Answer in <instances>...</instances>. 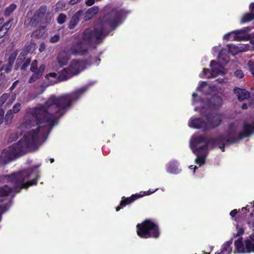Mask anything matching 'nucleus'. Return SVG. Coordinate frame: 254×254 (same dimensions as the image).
I'll return each mask as SVG.
<instances>
[{
	"label": "nucleus",
	"instance_id": "f257e3e1",
	"mask_svg": "<svg viewBox=\"0 0 254 254\" xmlns=\"http://www.w3.org/2000/svg\"><path fill=\"white\" fill-rule=\"evenodd\" d=\"M88 86L86 85L81 87L70 94L51 95L44 104L27 108L19 126L23 136L17 142L2 150L1 162L6 164L18 155L36 149L45 141L58 119L83 95Z\"/></svg>",
	"mask_w": 254,
	"mask_h": 254
},
{
	"label": "nucleus",
	"instance_id": "f03ea898",
	"mask_svg": "<svg viewBox=\"0 0 254 254\" xmlns=\"http://www.w3.org/2000/svg\"><path fill=\"white\" fill-rule=\"evenodd\" d=\"M126 15V13L123 9L114 10L103 20H96L93 26L83 31L81 39L77 37L70 47L58 54L57 61L59 66L62 67L67 64L69 59L68 55H85L89 46L99 43L109 33L107 28L114 29L122 22Z\"/></svg>",
	"mask_w": 254,
	"mask_h": 254
},
{
	"label": "nucleus",
	"instance_id": "7ed1b4c3",
	"mask_svg": "<svg viewBox=\"0 0 254 254\" xmlns=\"http://www.w3.org/2000/svg\"><path fill=\"white\" fill-rule=\"evenodd\" d=\"M254 133V120L249 122L245 121L243 130H240L237 123L229 125L227 130L216 138H212L207 141L201 135H193L190 141V147L196 156L195 163L201 166L205 163V158L208 152V148L218 146L224 151L225 146L236 142L238 140L249 136Z\"/></svg>",
	"mask_w": 254,
	"mask_h": 254
},
{
	"label": "nucleus",
	"instance_id": "20e7f679",
	"mask_svg": "<svg viewBox=\"0 0 254 254\" xmlns=\"http://www.w3.org/2000/svg\"><path fill=\"white\" fill-rule=\"evenodd\" d=\"M192 105L195 106L194 111L200 112L205 120L200 118L192 117L189 121V126L191 128L202 129L203 130L213 129L219 126L222 121V115L212 113L211 110L221 106L222 99L218 96H214L209 101H204L199 99L195 93L192 94Z\"/></svg>",
	"mask_w": 254,
	"mask_h": 254
},
{
	"label": "nucleus",
	"instance_id": "39448f33",
	"mask_svg": "<svg viewBox=\"0 0 254 254\" xmlns=\"http://www.w3.org/2000/svg\"><path fill=\"white\" fill-rule=\"evenodd\" d=\"M92 62H88L74 60L71 61L68 68H64L60 72V80H66L72 76L78 74L84 69L91 64L98 65L100 60L97 58L92 59Z\"/></svg>",
	"mask_w": 254,
	"mask_h": 254
},
{
	"label": "nucleus",
	"instance_id": "423d86ee",
	"mask_svg": "<svg viewBox=\"0 0 254 254\" xmlns=\"http://www.w3.org/2000/svg\"><path fill=\"white\" fill-rule=\"evenodd\" d=\"M238 232L236 234H234L233 238L238 237V239L234 242L235 250L234 254H246L254 253V232L250 236L247 237L244 241H243V238L241 237L244 232L243 228L239 227L236 226Z\"/></svg>",
	"mask_w": 254,
	"mask_h": 254
},
{
	"label": "nucleus",
	"instance_id": "0eeeda50",
	"mask_svg": "<svg viewBox=\"0 0 254 254\" xmlns=\"http://www.w3.org/2000/svg\"><path fill=\"white\" fill-rule=\"evenodd\" d=\"M137 234L140 238H157L159 237L160 232L156 224L150 220H145L141 224L136 226Z\"/></svg>",
	"mask_w": 254,
	"mask_h": 254
},
{
	"label": "nucleus",
	"instance_id": "6e6552de",
	"mask_svg": "<svg viewBox=\"0 0 254 254\" xmlns=\"http://www.w3.org/2000/svg\"><path fill=\"white\" fill-rule=\"evenodd\" d=\"M46 11L47 7L45 5L41 6L30 19L28 17L29 14L27 15L25 20V24L31 27H34L39 23L47 24L50 22L51 18L48 17V15L46 14Z\"/></svg>",
	"mask_w": 254,
	"mask_h": 254
},
{
	"label": "nucleus",
	"instance_id": "1a4fd4ad",
	"mask_svg": "<svg viewBox=\"0 0 254 254\" xmlns=\"http://www.w3.org/2000/svg\"><path fill=\"white\" fill-rule=\"evenodd\" d=\"M210 66L211 71L207 68H203L202 72L199 74L200 77L211 78L218 75L223 76L227 73V69L214 61H211Z\"/></svg>",
	"mask_w": 254,
	"mask_h": 254
},
{
	"label": "nucleus",
	"instance_id": "9d476101",
	"mask_svg": "<svg viewBox=\"0 0 254 254\" xmlns=\"http://www.w3.org/2000/svg\"><path fill=\"white\" fill-rule=\"evenodd\" d=\"M253 27H246L241 29L233 31L224 35L223 39L230 41H241L248 38L246 33L253 29Z\"/></svg>",
	"mask_w": 254,
	"mask_h": 254
},
{
	"label": "nucleus",
	"instance_id": "9b49d317",
	"mask_svg": "<svg viewBox=\"0 0 254 254\" xmlns=\"http://www.w3.org/2000/svg\"><path fill=\"white\" fill-rule=\"evenodd\" d=\"M228 79L227 78H219L216 80V83L211 86H208L206 82L201 81L199 85L197 87V90L202 92L204 94H209L212 91H218V88L220 87L216 84L217 83H226L228 81Z\"/></svg>",
	"mask_w": 254,
	"mask_h": 254
},
{
	"label": "nucleus",
	"instance_id": "f8f14e48",
	"mask_svg": "<svg viewBox=\"0 0 254 254\" xmlns=\"http://www.w3.org/2000/svg\"><path fill=\"white\" fill-rule=\"evenodd\" d=\"M158 190V189H156L154 190H149L147 191H143V192H140L138 194H135L134 195H132L131 197H128L127 198H123L121 202L120 206L117 207L116 208V211H118L121 208L125 206L127 204H129L131 202H132L133 201L137 199L138 198L145 196V195H150L154 192H155L156 191Z\"/></svg>",
	"mask_w": 254,
	"mask_h": 254
},
{
	"label": "nucleus",
	"instance_id": "ddd939ff",
	"mask_svg": "<svg viewBox=\"0 0 254 254\" xmlns=\"http://www.w3.org/2000/svg\"><path fill=\"white\" fill-rule=\"evenodd\" d=\"M16 95L9 93H4L0 97V107L4 103L6 108H8L15 100ZM0 109H1L0 108Z\"/></svg>",
	"mask_w": 254,
	"mask_h": 254
},
{
	"label": "nucleus",
	"instance_id": "4468645a",
	"mask_svg": "<svg viewBox=\"0 0 254 254\" xmlns=\"http://www.w3.org/2000/svg\"><path fill=\"white\" fill-rule=\"evenodd\" d=\"M82 14L83 11L79 10L72 16L68 24V27L69 29H73L75 27L78 23L80 18Z\"/></svg>",
	"mask_w": 254,
	"mask_h": 254
},
{
	"label": "nucleus",
	"instance_id": "2eb2a0df",
	"mask_svg": "<svg viewBox=\"0 0 254 254\" xmlns=\"http://www.w3.org/2000/svg\"><path fill=\"white\" fill-rule=\"evenodd\" d=\"M228 49L230 53L235 55L240 52H245L247 50V47L242 45L237 46L233 44L227 45Z\"/></svg>",
	"mask_w": 254,
	"mask_h": 254
},
{
	"label": "nucleus",
	"instance_id": "dca6fc26",
	"mask_svg": "<svg viewBox=\"0 0 254 254\" xmlns=\"http://www.w3.org/2000/svg\"><path fill=\"white\" fill-rule=\"evenodd\" d=\"M179 164L177 161H172L166 165V171L171 174H178L181 170L179 168Z\"/></svg>",
	"mask_w": 254,
	"mask_h": 254
},
{
	"label": "nucleus",
	"instance_id": "f3484780",
	"mask_svg": "<svg viewBox=\"0 0 254 254\" xmlns=\"http://www.w3.org/2000/svg\"><path fill=\"white\" fill-rule=\"evenodd\" d=\"M251 12L247 13L243 15L241 20V23H244L252 20L254 18V3L252 2L250 5Z\"/></svg>",
	"mask_w": 254,
	"mask_h": 254
},
{
	"label": "nucleus",
	"instance_id": "a211bd4d",
	"mask_svg": "<svg viewBox=\"0 0 254 254\" xmlns=\"http://www.w3.org/2000/svg\"><path fill=\"white\" fill-rule=\"evenodd\" d=\"M234 93L238 97V99L240 101H243L248 99L250 97V94L245 89L235 88L234 89Z\"/></svg>",
	"mask_w": 254,
	"mask_h": 254
},
{
	"label": "nucleus",
	"instance_id": "6ab92c4d",
	"mask_svg": "<svg viewBox=\"0 0 254 254\" xmlns=\"http://www.w3.org/2000/svg\"><path fill=\"white\" fill-rule=\"evenodd\" d=\"M45 67V65L42 64L39 67V70L37 71L36 72H33V74L30 77L29 80V83H33L39 79L42 75Z\"/></svg>",
	"mask_w": 254,
	"mask_h": 254
},
{
	"label": "nucleus",
	"instance_id": "aec40b11",
	"mask_svg": "<svg viewBox=\"0 0 254 254\" xmlns=\"http://www.w3.org/2000/svg\"><path fill=\"white\" fill-rule=\"evenodd\" d=\"M233 238L224 243L221 247V252L216 253L215 254H230L232 251L231 245L232 244Z\"/></svg>",
	"mask_w": 254,
	"mask_h": 254
},
{
	"label": "nucleus",
	"instance_id": "412c9836",
	"mask_svg": "<svg viewBox=\"0 0 254 254\" xmlns=\"http://www.w3.org/2000/svg\"><path fill=\"white\" fill-rule=\"evenodd\" d=\"M99 11V8L97 6H93L89 8L85 12L84 19L87 20L91 18L94 15L96 14Z\"/></svg>",
	"mask_w": 254,
	"mask_h": 254
},
{
	"label": "nucleus",
	"instance_id": "4be33fe9",
	"mask_svg": "<svg viewBox=\"0 0 254 254\" xmlns=\"http://www.w3.org/2000/svg\"><path fill=\"white\" fill-rule=\"evenodd\" d=\"M10 20L6 22L2 25H0V38H2L10 27Z\"/></svg>",
	"mask_w": 254,
	"mask_h": 254
},
{
	"label": "nucleus",
	"instance_id": "5701e85b",
	"mask_svg": "<svg viewBox=\"0 0 254 254\" xmlns=\"http://www.w3.org/2000/svg\"><path fill=\"white\" fill-rule=\"evenodd\" d=\"M45 28V26H39L38 29L32 33V37L37 38L41 37L44 34Z\"/></svg>",
	"mask_w": 254,
	"mask_h": 254
},
{
	"label": "nucleus",
	"instance_id": "b1692460",
	"mask_svg": "<svg viewBox=\"0 0 254 254\" xmlns=\"http://www.w3.org/2000/svg\"><path fill=\"white\" fill-rule=\"evenodd\" d=\"M225 51V50L222 49L218 55V59L222 64L227 63L229 59V56L227 54L224 55Z\"/></svg>",
	"mask_w": 254,
	"mask_h": 254
},
{
	"label": "nucleus",
	"instance_id": "393cba45",
	"mask_svg": "<svg viewBox=\"0 0 254 254\" xmlns=\"http://www.w3.org/2000/svg\"><path fill=\"white\" fill-rule=\"evenodd\" d=\"M14 114L9 110L7 111L4 118L5 123L6 125H8L11 123L14 118Z\"/></svg>",
	"mask_w": 254,
	"mask_h": 254
},
{
	"label": "nucleus",
	"instance_id": "a878e982",
	"mask_svg": "<svg viewBox=\"0 0 254 254\" xmlns=\"http://www.w3.org/2000/svg\"><path fill=\"white\" fill-rule=\"evenodd\" d=\"M22 108V104L20 103H16L12 106L11 109L9 110L11 111L12 113L14 114H17L18 113Z\"/></svg>",
	"mask_w": 254,
	"mask_h": 254
},
{
	"label": "nucleus",
	"instance_id": "bb28decb",
	"mask_svg": "<svg viewBox=\"0 0 254 254\" xmlns=\"http://www.w3.org/2000/svg\"><path fill=\"white\" fill-rule=\"evenodd\" d=\"M16 8L15 4H11L9 6L5 8L4 14L5 16H9Z\"/></svg>",
	"mask_w": 254,
	"mask_h": 254
},
{
	"label": "nucleus",
	"instance_id": "cd10ccee",
	"mask_svg": "<svg viewBox=\"0 0 254 254\" xmlns=\"http://www.w3.org/2000/svg\"><path fill=\"white\" fill-rule=\"evenodd\" d=\"M60 74V72L59 73V75H58V74L57 73L51 72V73H49V74H48L46 75V77L49 80H50L51 79V78H54L56 79V80H57L58 79L59 81H61L62 80H60L59 78Z\"/></svg>",
	"mask_w": 254,
	"mask_h": 254
},
{
	"label": "nucleus",
	"instance_id": "c85d7f7f",
	"mask_svg": "<svg viewBox=\"0 0 254 254\" xmlns=\"http://www.w3.org/2000/svg\"><path fill=\"white\" fill-rule=\"evenodd\" d=\"M30 69L31 72H36L39 70V68H38V62L37 60H35L32 62Z\"/></svg>",
	"mask_w": 254,
	"mask_h": 254
},
{
	"label": "nucleus",
	"instance_id": "c756f323",
	"mask_svg": "<svg viewBox=\"0 0 254 254\" xmlns=\"http://www.w3.org/2000/svg\"><path fill=\"white\" fill-rule=\"evenodd\" d=\"M18 137V134L17 132L12 133L10 134L8 139V142H12L15 141Z\"/></svg>",
	"mask_w": 254,
	"mask_h": 254
},
{
	"label": "nucleus",
	"instance_id": "7c9ffc66",
	"mask_svg": "<svg viewBox=\"0 0 254 254\" xmlns=\"http://www.w3.org/2000/svg\"><path fill=\"white\" fill-rule=\"evenodd\" d=\"M31 62V59L30 58H27L25 60L23 61V63L21 66V69L22 70H25L30 64Z\"/></svg>",
	"mask_w": 254,
	"mask_h": 254
},
{
	"label": "nucleus",
	"instance_id": "2f4dec72",
	"mask_svg": "<svg viewBox=\"0 0 254 254\" xmlns=\"http://www.w3.org/2000/svg\"><path fill=\"white\" fill-rule=\"evenodd\" d=\"M66 18V17L65 15L63 13L60 14L57 18V21L58 23L60 24H63L65 22Z\"/></svg>",
	"mask_w": 254,
	"mask_h": 254
},
{
	"label": "nucleus",
	"instance_id": "473e14b6",
	"mask_svg": "<svg viewBox=\"0 0 254 254\" xmlns=\"http://www.w3.org/2000/svg\"><path fill=\"white\" fill-rule=\"evenodd\" d=\"M248 66L251 73L254 76V62L251 60L249 61L248 62Z\"/></svg>",
	"mask_w": 254,
	"mask_h": 254
},
{
	"label": "nucleus",
	"instance_id": "72a5a7b5",
	"mask_svg": "<svg viewBox=\"0 0 254 254\" xmlns=\"http://www.w3.org/2000/svg\"><path fill=\"white\" fill-rule=\"evenodd\" d=\"M60 37L59 35H55L51 37L50 41L52 43L57 42L60 40Z\"/></svg>",
	"mask_w": 254,
	"mask_h": 254
},
{
	"label": "nucleus",
	"instance_id": "f704fd0d",
	"mask_svg": "<svg viewBox=\"0 0 254 254\" xmlns=\"http://www.w3.org/2000/svg\"><path fill=\"white\" fill-rule=\"evenodd\" d=\"M234 75L236 77H238V78H242L244 76V73L243 72H242V70H237L235 72H234Z\"/></svg>",
	"mask_w": 254,
	"mask_h": 254
},
{
	"label": "nucleus",
	"instance_id": "c9c22d12",
	"mask_svg": "<svg viewBox=\"0 0 254 254\" xmlns=\"http://www.w3.org/2000/svg\"><path fill=\"white\" fill-rule=\"evenodd\" d=\"M29 52V47H25L23 49L22 51L20 53V57H25L26 55Z\"/></svg>",
	"mask_w": 254,
	"mask_h": 254
},
{
	"label": "nucleus",
	"instance_id": "e433bc0d",
	"mask_svg": "<svg viewBox=\"0 0 254 254\" xmlns=\"http://www.w3.org/2000/svg\"><path fill=\"white\" fill-rule=\"evenodd\" d=\"M11 68H12L11 65L2 66L1 71L4 70L5 72H6V73H8L11 70Z\"/></svg>",
	"mask_w": 254,
	"mask_h": 254
},
{
	"label": "nucleus",
	"instance_id": "4c0bfd02",
	"mask_svg": "<svg viewBox=\"0 0 254 254\" xmlns=\"http://www.w3.org/2000/svg\"><path fill=\"white\" fill-rule=\"evenodd\" d=\"M4 111L3 109H0V125L3 122Z\"/></svg>",
	"mask_w": 254,
	"mask_h": 254
},
{
	"label": "nucleus",
	"instance_id": "58836bf2",
	"mask_svg": "<svg viewBox=\"0 0 254 254\" xmlns=\"http://www.w3.org/2000/svg\"><path fill=\"white\" fill-rule=\"evenodd\" d=\"M220 47V45H219L218 46H215L212 48V53L213 55H215L217 53L218 51L219 50Z\"/></svg>",
	"mask_w": 254,
	"mask_h": 254
},
{
	"label": "nucleus",
	"instance_id": "ea45409f",
	"mask_svg": "<svg viewBox=\"0 0 254 254\" xmlns=\"http://www.w3.org/2000/svg\"><path fill=\"white\" fill-rule=\"evenodd\" d=\"M25 57H20V55L17 59V64H21V63L23 62L24 61V60H25Z\"/></svg>",
	"mask_w": 254,
	"mask_h": 254
},
{
	"label": "nucleus",
	"instance_id": "a19ab883",
	"mask_svg": "<svg viewBox=\"0 0 254 254\" xmlns=\"http://www.w3.org/2000/svg\"><path fill=\"white\" fill-rule=\"evenodd\" d=\"M17 55V53L16 51H15L13 53H12L11 55V56H10V57L9 58V60L10 61H13L14 60V59H15Z\"/></svg>",
	"mask_w": 254,
	"mask_h": 254
},
{
	"label": "nucleus",
	"instance_id": "79ce46f5",
	"mask_svg": "<svg viewBox=\"0 0 254 254\" xmlns=\"http://www.w3.org/2000/svg\"><path fill=\"white\" fill-rule=\"evenodd\" d=\"M45 49V44L44 43H41L40 45L39 51L43 52Z\"/></svg>",
	"mask_w": 254,
	"mask_h": 254
},
{
	"label": "nucleus",
	"instance_id": "37998d69",
	"mask_svg": "<svg viewBox=\"0 0 254 254\" xmlns=\"http://www.w3.org/2000/svg\"><path fill=\"white\" fill-rule=\"evenodd\" d=\"M237 213V209H234L233 210H232L230 213V215L232 216V217H234Z\"/></svg>",
	"mask_w": 254,
	"mask_h": 254
},
{
	"label": "nucleus",
	"instance_id": "c03bdc74",
	"mask_svg": "<svg viewBox=\"0 0 254 254\" xmlns=\"http://www.w3.org/2000/svg\"><path fill=\"white\" fill-rule=\"evenodd\" d=\"M17 82H18V81H15L13 82L12 86L10 88L11 90H12L15 87V86H16V85L17 84Z\"/></svg>",
	"mask_w": 254,
	"mask_h": 254
},
{
	"label": "nucleus",
	"instance_id": "a18cd8bd",
	"mask_svg": "<svg viewBox=\"0 0 254 254\" xmlns=\"http://www.w3.org/2000/svg\"><path fill=\"white\" fill-rule=\"evenodd\" d=\"M249 224L254 227V220H252L251 218L249 219Z\"/></svg>",
	"mask_w": 254,
	"mask_h": 254
},
{
	"label": "nucleus",
	"instance_id": "49530a36",
	"mask_svg": "<svg viewBox=\"0 0 254 254\" xmlns=\"http://www.w3.org/2000/svg\"><path fill=\"white\" fill-rule=\"evenodd\" d=\"M190 169L193 170V173H194L195 170L197 168L196 166H193V165H190L189 167Z\"/></svg>",
	"mask_w": 254,
	"mask_h": 254
},
{
	"label": "nucleus",
	"instance_id": "de8ad7c7",
	"mask_svg": "<svg viewBox=\"0 0 254 254\" xmlns=\"http://www.w3.org/2000/svg\"><path fill=\"white\" fill-rule=\"evenodd\" d=\"M79 0H71L70 1V3L71 4H74L75 3H76L77 1H78Z\"/></svg>",
	"mask_w": 254,
	"mask_h": 254
},
{
	"label": "nucleus",
	"instance_id": "09e8293b",
	"mask_svg": "<svg viewBox=\"0 0 254 254\" xmlns=\"http://www.w3.org/2000/svg\"><path fill=\"white\" fill-rule=\"evenodd\" d=\"M44 91V90H43L41 92H40L39 93H38V94H37L36 95H35L34 97H31L30 98V100H33L38 95L40 94H41L42 93H43V92Z\"/></svg>",
	"mask_w": 254,
	"mask_h": 254
},
{
	"label": "nucleus",
	"instance_id": "8fccbe9b",
	"mask_svg": "<svg viewBox=\"0 0 254 254\" xmlns=\"http://www.w3.org/2000/svg\"><path fill=\"white\" fill-rule=\"evenodd\" d=\"M242 108L243 109H247V105L246 103H244L243 104Z\"/></svg>",
	"mask_w": 254,
	"mask_h": 254
},
{
	"label": "nucleus",
	"instance_id": "3c124183",
	"mask_svg": "<svg viewBox=\"0 0 254 254\" xmlns=\"http://www.w3.org/2000/svg\"><path fill=\"white\" fill-rule=\"evenodd\" d=\"M3 21V18H0V24H2Z\"/></svg>",
	"mask_w": 254,
	"mask_h": 254
},
{
	"label": "nucleus",
	"instance_id": "603ef678",
	"mask_svg": "<svg viewBox=\"0 0 254 254\" xmlns=\"http://www.w3.org/2000/svg\"><path fill=\"white\" fill-rule=\"evenodd\" d=\"M1 64H2V63L1 62H0V72L1 71V68H2Z\"/></svg>",
	"mask_w": 254,
	"mask_h": 254
},
{
	"label": "nucleus",
	"instance_id": "864d4df0",
	"mask_svg": "<svg viewBox=\"0 0 254 254\" xmlns=\"http://www.w3.org/2000/svg\"><path fill=\"white\" fill-rule=\"evenodd\" d=\"M50 161H51V163H53L54 162V159H51Z\"/></svg>",
	"mask_w": 254,
	"mask_h": 254
},
{
	"label": "nucleus",
	"instance_id": "5fc2aeb1",
	"mask_svg": "<svg viewBox=\"0 0 254 254\" xmlns=\"http://www.w3.org/2000/svg\"><path fill=\"white\" fill-rule=\"evenodd\" d=\"M245 209H246V208H243L242 209V210L243 211L244 210H245Z\"/></svg>",
	"mask_w": 254,
	"mask_h": 254
},
{
	"label": "nucleus",
	"instance_id": "6e6d98bb",
	"mask_svg": "<svg viewBox=\"0 0 254 254\" xmlns=\"http://www.w3.org/2000/svg\"><path fill=\"white\" fill-rule=\"evenodd\" d=\"M212 250H213V247H211L210 248V251H212Z\"/></svg>",
	"mask_w": 254,
	"mask_h": 254
},
{
	"label": "nucleus",
	"instance_id": "4d7b16f0",
	"mask_svg": "<svg viewBox=\"0 0 254 254\" xmlns=\"http://www.w3.org/2000/svg\"><path fill=\"white\" fill-rule=\"evenodd\" d=\"M253 49H254V43H253Z\"/></svg>",
	"mask_w": 254,
	"mask_h": 254
},
{
	"label": "nucleus",
	"instance_id": "13d9d810",
	"mask_svg": "<svg viewBox=\"0 0 254 254\" xmlns=\"http://www.w3.org/2000/svg\"><path fill=\"white\" fill-rule=\"evenodd\" d=\"M1 78H3L4 77V76H3L2 75H1Z\"/></svg>",
	"mask_w": 254,
	"mask_h": 254
},
{
	"label": "nucleus",
	"instance_id": "bf43d9fd",
	"mask_svg": "<svg viewBox=\"0 0 254 254\" xmlns=\"http://www.w3.org/2000/svg\"><path fill=\"white\" fill-rule=\"evenodd\" d=\"M253 215V214L251 213V216L252 217Z\"/></svg>",
	"mask_w": 254,
	"mask_h": 254
},
{
	"label": "nucleus",
	"instance_id": "052dcab7",
	"mask_svg": "<svg viewBox=\"0 0 254 254\" xmlns=\"http://www.w3.org/2000/svg\"><path fill=\"white\" fill-rule=\"evenodd\" d=\"M206 254H209V253H206Z\"/></svg>",
	"mask_w": 254,
	"mask_h": 254
}]
</instances>
